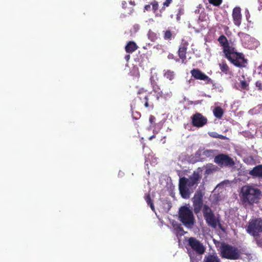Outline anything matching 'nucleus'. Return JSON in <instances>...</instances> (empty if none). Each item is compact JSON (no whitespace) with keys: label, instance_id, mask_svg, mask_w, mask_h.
Instances as JSON below:
<instances>
[{"label":"nucleus","instance_id":"obj_13","mask_svg":"<svg viewBox=\"0 0 262 262\" xmlns=\"http://www.w3.org/2000/svg\"><path fill=\"white\" fill-rule=\"evenodd\" d=\"M191 73L192 76L196 79L205 81L206 83L208 84L212 83L211 78L198 69H193L191 71Z\"/></svg>","mask_w":262,"mask_h":262},{"label":"nucleus","instance_id":"obj_15","mask_svg":"<svg viewBox=\"0 0 262 262\" xmlns=\"http://www.w3.org/2000/svg\"><path fill=\"white\" fill-rule=\"evenodd\" d=\"M219 43L223 48V52L226 55L227 54H229V52L232 50L233 48H231L229 46L228 39L224 35H221L217 39Z\"/></svg>","mask_w":262,"mask_h":262},{"label":"nucleus","instance_id":"obj_42","mask_svg":"<svg viewBox=\"0 0 262 262\" xmlns=\"http://www.w3.org/2000/svg\"><path fill=\"white\" fill-rule=\"evenodd\" d=\"M126 5V2L125 1H123L122 2V7L123 8H125L126 7H125V5Z\"/></svg>","mask_w":262,"mask_h":262},{"label":"nucleus","instance_id":"obj_21","mask_svg":"<svg viewBox=\"0 0 262 262\" xmlns=\"http://www.w3.org/2000/svg\"><path fill=\"white\" fill-rule=\"evenodd\" d=\"M141 104H143L146 108L150 107L151 109H153L154 107V103L149 101L148 97L143 98L142 100L137 101L136 105L139 106Z\"/></svg>","mask_w":262,"mask_h":262},{"label":"nucleus","instance_id":"obj_40","mask_svg":"<svg viewBox=\"0 0 262 262\" xmlns=\"http://www.w3.org/2000/svg\"><path fill=\"white\" fill-rule=\"evenodd\" d=\"M258 2L260 4L259 7H258V9L260 10L262 9V0H258Z\"/></svg>","mask_w":262,"mask_h":262},{"label":"nucleus","instance_id":"obj_1","mask_svg":"<svg viewBox=\"0 0 262 262\" xmlns=\"http://www.w3.org/2000/svg\"><path fill=\"white\" fill-rule=\"evenodd\" d=\"M201 178L202 176L200 171H194L189 178L183 177L180 179L179 189L183 198L187 199L189 198L190 192L189 188H191L193 186L195 187L199 183Z\"/></svg>","mask_w":262,"mask_h":262},{"label":"nucleus","instance_id":"obj_45","mask_svg":"<svg viewBox=\"0 0 262 262\" xmlns=\"http://www.w3.org/2000/svg\"><path fill=\"white\" fill-rule=\"evenodd\" d=\"M130 3L132 5H134V2H133H133H130Z\"/></svg>","mask_w":262,"mask_h":262},{"label":"nucleus","instance_id":"obj_39","mask_svg":"<svg viewBox=\"0 0 262 262\" xmlns=\"http://www.w3.org/2000/svg\"><path fill=\"white\" fill-rule=\"evenodd\" d=\"M177 229L180 232H184L183 227L181 226H179L177 228Z\"/></svg>","mask_w":262,"mask_h":262},{"label":"nucleus","instance_id":"obj_43","mask_svg":"<svg viewBox=\"0 0 262 262\" xmlns=\"http://www.w3.org/2000/svg\"><path fill=\"white\" fill-rule=\"evenodd\" d=\"M130 58V55L129 54L125 55V59L126 61H128Z\"/></svg>","mask_w":262,"mask_h":262},{"label":"nucleus","instance_id":"obj_18","mask_svg":"<svg viewBox=\"0 0 262 262\" xmlns=\"http://www.w3.org/2000/svg\"><path fill=\"white\" fill-rule=\"evenodd\" d=\"M249 174L253 177L262 178V165L255 166L249 171Z\"/></svg>","mask_w":262,"mask_h":262},{"label":"nucleus","instance_id":"obj_5","mask_svg":"<svg viewBox=\"0 0 262 262\" xmlns=\"http://www.w3.org/2000/svg\"><path fill=\"white\" fill-rule=\"evenodd\" d=\"M179 219L183 224L187 227H191L195 223L192 211L189 207L184 206L180 208Z\"/></svg>","mask_w":262,"mask_h":262},{"label":"nucleus","instance_id":"obj_26","mask_svg":"<svg viewBox=\"0 0 262 262\" xmlns=\"http://www.w3.org/2000/svg\"><path fill=\"white\" fill-rule=\"evenodd\" d=\"M224 114V112L223 109L220 107H215L213 110V114L214 116L219 119H220L222 117Z\"/></svg>","mask_w":262,"mask_h":262},{"label":"nucleus","instance_id":"obj_32","mask_svg":"<svg viewBox=\"0 0 262 262\" xmlns=\"http://www.w3.org/2000/svg\"><path fill=\"white\" fill-rule=\"evenodd\" d=\"M255 86L258 91H262V81L258 80L255 82Z\"/></svg>","mask_w":262,"mask_h":262},{"label":"nucleus","instance_id":"obj_20","mask_svg":"<svg viewBox=\"0 0 262 262\" xmlns=\"http://www.w3.org/2000/svg\"><path fill=\"white\" fill-rule=\"evenodd\" d=\"M151 5L152 6V10L154 13H156L159 8V4L156 1H153L150 4L145 5L144 7V12L150 11L151 10Z\"/></svg>","mask_w":262,"mask_h":262},{"label":"nucleus","instance_id":"obj_12","mask_svg":"<svg viewBox=\"0 0 262 262\" xmlns=\"http://www.w3.org/2000/svg\"><path fill=\"white\" fill-rule=\"evenodd\" d=\"M192 124L193 126L201 127L205 125L207 122V119L201 114L196 113L191 117Z\"/></svg>","mask_w":262,"mask_h":262},{"label":"nucleus","instance_id":"obj_29","mask_svg":"<svg viewBox=\"0 0 262 262\" xmlns=\"http://www.w3.org/2000/svg\"><path fill=\"white\" fill-rule=\"evenodd\" d=\"M223 0H208L210 4L214 6H219L222 3Z\"/></svg>","mask_w":262,"mask_h":262},{"label":"nucleus","instance_id":"obj_23","mask_svg":"<svg viewBox=\"0 0 262 262\" xmlns=\"http://www.w3.org/2000/svg\"><path fill=\"white\" fill-rule=\"evenodd\" d=\"M203 262H221L220 258L216 254L206 255Z\"/></svg>","mask_w":262,"mask_h":262},{"label":"nucleus","instance_id":"obj_10","mask_svg":"<svg viewBox=\"0 0 262 262\" xmlns=\"http://www.w3.org/2000/svg\"><path fill=\"white\" fill-rule=\"evenodd\" d=\"M203 195L201 191H197L192 198L193 211L195 214L199 213L202 208Z\"/></svg>","mask_w":262,"mask_h":262},{"label":"nucleus","instance_id":"obj_22","mask_svg":"<svg viewBox=\"0 0 262 262\" xmlns=\"http://www.w3.org/2000/svg\"><path fill=\"white\" fill-rule=\"evenodd\" d=\"M138 49L137 44L132 41H129L127 42L125 47V51L128 53H132Z\"/></svg>","mask_w":262,"mask_h":262},{"label":"nucleus","instance_id":"obj_2","mask_svg":"<svg viewBox=\"0 0 262 262\" xmlns=\"http://www.w3.org/2000/svg\"><path fill=\"white\" fill-rule=\"evenodd\" d=\"M261 196V191L254 186L245 185L241 188L240 197L244 204L252 205L258 203Z\"/></svg>","mask_w":262,"mask_h":262},{"label":"nucleus","instance_id":"obj_11","mask_svg":"<svg viewBox=\"0 0 262 262\" xmlns=\"http://www.w3.org/2000/svg\"><path fill=\"white\" fill-rule=\"evenodd\" d=\"M189 43L187 40L185 39H182L181 42L179 45V50L178 51V54L180 59L182 60V63L186 64V54Z\"/></svg>","mask_w":262,"mask_h":262},{"label":"nucleus","instance_id":"obj_38","mask_svg":"<svg viewBox=\"0 0 262 262\" xmlns=\"http://www.w3.org/2000/svg\"><path fill=\"white\" fill-rule=\"evenodd\" d=\"M229 67H221L222 72L227 73Z\"/></svg>","mask_w":262,"mask_h":262},{"label":"nucleus","instance_id":"obj_35","mask_svg":"<svg viewBox=\"0 0 262 262\" xmlns=\"http://www.w3.org/2000/svg\"><path fill=\"white\" fill-rule=\"evenodd\" d=\"M241 34V37L242 38H246V39H249L250 38V36L249 35L246 34V33H241L239 34V35Z\"/></svg>","mask_w":262,"mask_h":262},{"label":"nucleus","instance_id":"obj_41","mask_svg":"<svg viewBox=\"0 0 262 262\" xmlns=\"http://www.w3.org/2000/svg\"><path fill=\"white\" fill-rule=\"evenodd\" d=\"M258 246L262 247V239L257 242Z\"/></svg>","mask_w":262,"mask_h":262},{"label":"nucleus","instance_id":"obj_34","mask_svg":"<svg viewBox=\"0 0 262 262\" xmlns=\"http://www.w3.org/2000/svg\"><path fill=\"white\" fill-rule=\"evenodd\" d=\"M172 2V0H166L163 4V8L165 7H168Z\"/></svg>","mask_w":262,"mask_h":262},{"label":"nucleus","instance_id":"obj_44","mask_svg":"<svg viewBox=\"0 0 262 262\" xmlns=\"http://www.w3.org/2000/svg\"><path fill=\"white\" fill-rule=\"evenodd\" d=\"M155 138V135H152L151 136H150L149 138V139L150 140H152V139Z\"/></svg>","mask_w":262,"mask_h":262},{"label":"nucleus","instance_id":"obj_17","mask_svg":"<svg viewBox=\"0 0 262 262\" xmlns=\"http://www.w3.org/2000/svg\"><path fill=\"white\" fill-rule=\"evenodd\" d=\"M155 70V68H152L151 69V76L150 77V79L151 84L152 87L153 91L154 92H157L161 90L157 83L156 81L158 80V78L157 77V75H156V76H155V74H156V73H154V71Z\"/></svg>","mask_w":262,"mask_h":262},{"label":"nucleus","instance_id":"obj_25","mask_svg":"<svg viewBox=\"0 0 262 262\" xmlns=\"http://www.w3.org/2000/svg\"><path fill=\"white\" fill-rule=\"evenodd\" d=\"M163 33V38L165 40H171L172 38H174V35H173L172 31H171L170 30L164 31Z\"/></svg>","mask_w":262,"mask_h":262},{"label":"nucleus","instance_id":"obj_9","mask_svg":"<svg viewBox=\"0 0 262 262\" xmlns=\"http://www.w3.org/2000/svg\"><path fill=\"white\" fill-rule=\"evenodd\" d=\"M188 245L198 254H202L205 252V248L203 245L194 237H191L188 238Z\"/></svg>","mask_w":262,"mask_h":262},{"label":"nucleus","instance_id":"obj_31","mask_svg":"<svg viewBox=\"0 0 262 262\" xmlns=\"http://www.w3.org/2000/svg\"><path fill=\"white\" fill-rule=\"evenodd\" d=\"M149 121L150 123V126L154 127L155 124H156V123H155L156 118H155V117H154L152 115H150L149 116Z\"/></svg>","mask_w":262,"mask_h":262},{"label":"nucleus","instance_id":"obj_30","mask_svg":"<svg viewBox=\"0 0 262 262\" xmlns=\"http://www.w3.org/2000/svg\"><path fill=\"white\" fill-rule=\"evenodd\" d=\"M241 88L243 90H248V84L245 80L241 81Z\"/></svg>","mask_w":262,"mask_h":262},{"label":"nucleus","instance_id":"obj_24","mask_svg":"<svg viewBox=\"0 0 262 262\" xmlns=\"http://www.w3.org/2000/svg\"><path fill=\"white\" fill-rule=\"evenodd\" d=\"M144 199H145L146 202L147 203V204L148 205H149L152 211H155V206H154L153 201L151 198L150 194L149 193L145 194Z\"/></svg>","mask_w":262,"mask_h":262},{"label":"nucleus","instance_id":"obj_7","mask_svg":"<svg viewBox=\"0 0 262 262\" xmlns=\"http://www.w3.org/2000/svg\"><path fill=\"white\" fill-rule=\"evenodd\" d=\"M248 233L255 236L262 232V219H254L250 220L246 229Z\"/></svg>","mask_w":262,"mask_h":262},{"label":"nucleus","instance_id":"obj_36","mask_svg":"<svg viewBox=\"0 0 262 262\" xmlns=\"http://www.w3.org/2000/svg\"><path fill=\"white\" fill-rule=\"evenodd\" d=\"M214 170V169H212L210 167H207L205 170V174H210Z\"/></svg>","mask_w":262,"mask_h":262},{"label":"nucleus","instance_id":"obj_3","mask_svg":"<svg viewBox=\"0 0 262 262\" xmlns=\"http://www.w3.org/2000/svg\"><path fill=\"white\" fill-rule=\"evenodd\" d=\"M241 253L236 247L222 243L220 247V254L222 257L228 259L236 260L241 258Z\"/></svg>","mask_w":262,"mask_h":262},{"label":"nucleus","instance_id":"obj_4","mask_svg":"<svg viewBox=\"0 0 262 262\" xmlns=\"http://www.w3.org/2000/svg\"><path fill=\"white\" fill-rule=\"evenodd\" d=\"M202 212L204 219L208 226L212 228H216L218 226L220 229L223 230L221 224L219 216H216L212 209L207 205L203 206Z\"/></svg>","mask_w":262,"mask_h":262},{"label":"nucleus","instance_id":"obj_8","mask_svg":"<svg viewBox=\"0 0 262 262\" xmlns=\"http://www.w3.org/2000/svg\"><path fill=\"white\" fill-rule=\"evenodd\" d=\"M214 162L221 167H231L235 165V162L232 158L227 154H220L215 156Z\"/></svg>","mask_w":262,"mask_h":262},{"label":"nucleus","instance_id":"obj_16","mask_svg":"<svg viewBox=\"0 0 262 262\" xmlns=\"http://www.w3.org/2000/svg\"><path fill=\"white\" fill-rule=\"evenodd\" d=\"M217 152V150L215 149H199L196 152L199 156H204L205 158H213L215 156Z\"/></svg>","mask_w":262,"mask_h":262},{"label":"nucleus","instance_id":"obj_37","mask_svg":"<svg viewBox=\"0 0 262 262\" xmlns=\"http://www.w3.org/2000/svg\"><path fill=\"white\" fill-rule=\"evenodd\" d=\"M149 38H150L151 40H154L155 37H156V34H155L153 32L149 33Z\"/></svg>","mask_w":262,"mask_h":262},{"label":"nucleus","instance_id":"obj_27","mask_svg":"<svg viewBox=\"0 0 262 262\" xmlns=\"http://www.w3.org/2000/svg\"><path fill=\"white\" fill-rule=\"evenodd\" d=\"M164 75L165 77H166V78L170 80H173L175 76L174 72L170 70H167L165 71Z\"/></svg>","mask_w":262,"mask_h":262},{"label":"nucleus","instance_id":"obj_46","mask_svg":"<svg viewBox=\"0 0 262 262\" xmlns=\"http://www.w3.org/2000/svg\"><path fill=\"white\" fill-rule=\"evenodd\" d=\"M261 66H262V64Z\"/></svg>","mask_w":262,"mask_h":262},{"label":"nucleus","instance_id":"obj_28","mask_svg":"<svg viewBox=\"0 0 262 262\" xmlns=\"http://www.w3.org/2000/svg\"><path fill=\"white\" fill-rule=\"evenodd\" d=\"M208 135L212 137V138H219V139H225L226 138V137L222 135H220L219 134H217V133L216 132H209L208 133Z\"/></svg>","mask_w":262,"mask_h":262},{"label":"nucleus","instance_id":"obj_19","mask_svg":"<svg viewBox=\"0 0 262 262\" xmlns=\"http://www.w3.org/2000/svg\"><path fill=\"white\" fill-rule=\"evenodd\" d=\"M146 97H148V95L146 90H144L143 89H140L139 90L137 93V96L134 99L133 101V103H134V106H136L137 101L142 100V99H143V98H145Z\"/></svg>","mask_w":262,"mask_h":262},{"label":"nucleus","instance_id":"obj_6","mask_svg":"<svg viewBox=\"0 0 262 262\" xmlns=\"http://www.w3.org/2000/svg\"><path fill=\"white\" fill-rule=\"evenodd\" d=\"M229 53L225 57L234 66H245L248 63V59L245 58L244 54L235 51L234 48H232Z\"/></svg>","mask_w":262,"mask_h":262},{"label":"nucleus","instance_id":"obj_14","mask_svg":"<svg viewBox=\"0 0 262 262\" xmlns=\"http://www.w3.org/2000/svg\"><path fill=\"white\" fill-rule=\"evenodd\" d=\"M232 17L234 24L237 27H239L242 20L241 8L239 7H235L233 9Z\"/></svg>","mask_w":262,"mask_h":262},{"label":"nucleus","instance_id":"obj_33","mask_svg":"<svg viewBox=\"0 0 262 262\" xmlns=\"http://www.w3.org/2000/svg\"><path fill=\"white\" fill-rule=\"evenodd\" d=\"M156 94V98L158 100H159L160 98H162L163 96V94L162 91L160 90L157 92H155Z\"/></svg>","mask_w":262,"mask_h":262}]
</instances>
